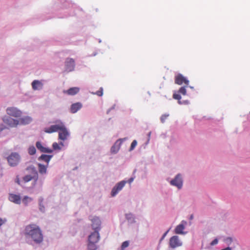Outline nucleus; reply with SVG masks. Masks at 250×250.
I'll return each instance as SVG.
<instances>
[{"instance_id": "1", "label": "nucleus", "mask_w": 250, "mask_h": 250, "mask_svg": "<svg viewBox=\"0 0 250 250\" xmlns=\"http://www.w3.org/2000/svg\"><path fill=\"white\" fill-rule=\"evenodd\" d=\"M24 234L27 238L31 239L36 243H40L43 240V234L41 228L35 224L27 225Z\"/></svg>"}, {"instance_id": "2", "label": "nucleus", "mask_w": 250, "mask_h": 250, "mask_svg": "<svg viewBox=\"0 0 250 250\" xmlns=\"http://www.w3.org/2000/svg\"><path fill=\"white\" fill-rule=\"evenodd\" d=\"M100 234L97 231L91 233L88 237V250H96L97 248L96 243L100 240Z\"/></svg>"}, {"instance_id": "3", "label": "nucleus", "mask_w": 250, "mask_h": 250, "mask_svg": "<svg viewBox=\"0 0 250 250\" xmlns=\"http://www.w3.org/2000/svg\"><path fill=\"white\" fill-rule=\"evenodd\" d=\"M27 170H29L31 172V175H26L24 176L22 179L25 183L28 182L32 180L36 183L38 180V174L35 167L34 166H30L26 168Z\"/></svg>"}, {"instance_id": "4", "label": "nucleus", "mask_w": 250, "mask_h": 250, "mask_svg": "<svg viewBox=\"0 0 250 250\" xmlns=\"http://www.w3.org/2000/svg\"><path fill=\"white\" fill-rule=\"evenodd\" d=\"M64 124L61 121L56 122L55 125H51L49 127L45 128L44 131L47 133H52L53 132L59 131L61 129H62Z\"/></svg>"}, {"instance_id": "5", "label": "nucleus", "mask_w": 250, "mask_h": 250, "mask_svg": "<svg viewBox=\"0 0 250 250\" xmlns=\"http://www.w3.org/2000/svg\"><path fill=\"white\" fill-rule=\"evenodd\" d=\"M20 159V155L16 152H13L7 158L9 164L11 167H15L19 163Z\"/></svg>"}, {"instance_id": "6", "label": "nucleus", "mask_w": 250, "mask_h": 250, "mask_svg": "<svg viewBox=\"0 0 250 250\" xmlns=\"http://www.w3.org/2000/svg\"><path fill=\"white\" fill-rule=\"evenodd\" d=\"M3 122L10 127H16L19 124V121L11 117L4 116L2 118Z\"/></svg>"}, {"instance_id": "7", "label": "nucleus", "mask_w": 250, "mask_h": 250, "mask_svg": "<svg viewBox=\"0 0 250 250\" xmlns=\"http://www.w3.org/2000/svg\"><path fill=\"white\" fill-rule=\"evenodd\" d=\"M6 113L8 115L14 117H20L21 115V111L14 107L7 108Z\"/></svg>"}, {"instance_id": "8", "label": "nucleus", "mask_w": 250, "mask_h": 250, "mask_svg": "<svg viewBox=\"0 0 250 250\" xmlns=\"http://www.w3.org/2000/svg\"><path fill=\"white\" fill-rule=\"evenodd\" d=\"M126 183V181H122L118 183L112 189L111 191V196H115L119 191H120L125 186V184Z\"/></svg>"}, {"instance_id": "9", "label": "nucleus", "mask_w": 250, "mask_h": 250, "mask_svg": "<svg viewBox=\"0 0 250 250\" xmlns=\"http://www.w3.org/2000/svg\"><path fill=\"white\" fill-rule=\"evenodd\" d=\"M92 222V227L95 231L99 232L101 229V221L100 219L97 217H93L92 218L90 219Z\"/></svg>"}, {"instance_id": "10", "label": "nucleus", "mask_w": 250, "mask_h": 250, "mask_svg": "<svg viewBox=\"0 0 250 250\" xmlns=\"http://www.w3.org/2000/svg\"><path fill=\"white\" fill-rule=\"evenodd\" d=\"M170 184L172 186L177 187L179 189H180L183 186V181L181 176L178 174L175 178L170 181Z\"/></svg>"}, {"instance_id": "11", "label": "nucleus", "mask_w": 250, "mask_h": 250, "mask_svg": "<svg viewBox=\"0 0 250 250\" xmlns=\"http://www.w3.org/2000/svg\"><path fill=\"white\" fill-rule=\"evenodd\" d=\"M181 245L182 243L179 240L178 236H173L170 238L169 246L171 248H175Z\"/></svg>"}, {"instance_id": "12", "label": "nucleus", "mask_w": 250, "mask_h": 250, "mask_svg": "<svg viewBox=\"0 0 250 250\" xmlns=\"http://www.w3.org/2000/svg\"><path fill=\"white\" fill-rule=\"evenodd\" d=\"M175 83L178 85H182L183 83L188 85L189 81L182 74H178L175 77Z\"/></svg>"}, {"instance_id": "13", "label": "nucleus", "mask_w": 250, "mask_h": 250, "mask_svg": "<svg viewBox=\"0 0 250 250\" xmlns=\"http://www.w3.org/2000/svg\"><path fill=\"white\" fill-rule=\"evenodd\" d=\"M62 128L59 131V139L64 141L67 139L69 134L64 125H63Z\"/></svg>"}, {"instance_id": "14", "label": "nucleus", "mask_w": 250, "mask_h": 250, "mask_svg": "<svg viewBox=\"0 0 250 250\" xmlns=\"http://www.w3.org/2000/svg\"><path fill=\"white\" fill-rule=\"evenodd\" d=\"M65 63V69L67 71L70 72L74 69L75 62L73 59H67Z\"/></svg>"}, {"instance_id": "15", "label": "nucleus", "mask_w": 250, "mask_h": 250, "mask_svg": "<svg viewBox=\"0 0 250 250\" xmlns=\"http://www.w3.org/2000/svg\"><path fill=\"white\" fill-rule=\"evenodd\" d=\"M8 199L10 201L16 204H20L21 203V198L19 195L10 193Z\"/></svg>"}, {"instance_id": "16", "label": "nucleus", "mask_w": 250, "mask_h": 250, "mask_svg": "<svg viewBox=\"0 0 250 250\" xmlns=\"http://www.w3.org/2000/svg\"><path fill=\"white\" fill-rule=\"evenodd\" d=\"M187 224V222L182 221L181 224L178 225L175 229V232L176 234H184L183 230L185 229V225Z\"/></svg>"}, {"instance_id": "17", "label": "nucleus", "mask_w": 250, "mask_h": 250, "mask_svg": "<svg viewBox=\"0 0 250 250\" xmlns=\"http://www.w3.org/2000/svg\"><path fill=\"white\" fill-rule=\"evenodd\" d=\"M80 91V88L77 87H74L69 88L67 90H64L63 93L69 95H74L77 94Z\"/></svg>"}, {"instance_id": "18", "label": "nucleus", "mask_w": 250, "mask_h": 250, "mask_svg": "<svg viewBox=\"0 0 250 250\" xmlns=\"http://www.w3.org/2000/svg\"><path fill=\"white\" fill-rule=\"evenodd\" d=\"M42 83L38 80H34L32 83V88L35 90L42 89Z\"/></svg>"}, {"instance_id": "19", "label": "nucleus", "mask_w": 250, "mask_h": 250, "mask_svg": "<svg viewBox=\"0 0 250 250\" xmlns=\"http://www.w3.org/2000/svg\"><path fill=\"white\" fill-rule=\"evenodd\" d=\"M82 107V104L80 103H76L72 104L71 106V112L73 113L77 112Z\"/></svg>"}, {"instance_id": "20", "label": "nucleus", "mask_w": 250, "mask_h": 250, "mask_svg": "<svg viewBox=\"0 0 250 250\" xmlns=\"http://www.w3.org/2000/svg\"><path fill=\"white\" fill-rule=\"evenodd\" d=\"M119 141H116L114 145L111 148V152L112 153H116L120 148L121 142H119Z\"/></svg>"}, {"instance_id": "21", "label": "nucleus", "mask_w": 250, "mask_h": 250, "mask_svg": "<svg viewBox=\"0 0 250 250\" xmlns=\"http://www.w3.org/2000/svg\"><path fill=\"white\" fill-rule=\"evenodd\" d=\"M38 166L39 173L41 174H46L48 165H47V166H44L41 164H38Z\"/></svg>"}, {"instance_id": "22", "label": "nucleus", "mask_w": 250, "mask_h": 250, "mask_svg": "<svg viewBox=\"0 0 250 250\" xmlns=\"http://www.w3.org/2000/svg\"><path fill=\"white\" fill-rule=\"evenodd\" d=\"M18 121H19V124L26 125L30 123L32 121V119L30 117L26 116L20 118Z\"/></svg>"}, {"instance_id": "23", "label": "nucleus", "mask_w": 250, "mask_h": 250, "mask_svg": "<svg viewBox=\"0 0 250 250\" xmlns=\"http://www.w3.org/2000/svg\"><path fill=\"white\" fill-rule=\"evenodd\" d=\"M52 155H48L46 154H42L38 159L39 160H41L46 162L47 164L49 163L51 158Z\"/></svg>"}, {"instance_id": "24", "label": "nucleus", "mask_w": 250, "mask_h": 250, "mask_svg": "<svg viewBox=\"0 0 250 250\" xmlns=\"http://www.w3.org/2000/svg\"><path fill=\"white\" fill-rule=\"evenodd\" d=\"M32 198L27 196H25L22 200V203L25 206H27L28 204L32 201Z\"/></svg>"}, {"instance_id": "25", "label": "nucleus", "mask_w": 250, "mask_h": 250, "mask_svg": "<svg viewBox=\"0 0 250 250\" xmlns=\"http://www.w3.org/2000/svg\"><path fill=\"white\" fill-rule=\"evenodd\" d=\"M39 201L40 209L41 211H43L44 210V207L43 205V199L42 197H41L39 199Z\"/></svg>"}, {"instance_id": "26", "label": "nucleus", "mask_w": 250, "mask_h": 250, "mask_svg": "<svg viewBox=\"0 0 250 250\" xmlns=\"http://www.w3.org/2000/svg\"><path fill=\"white\" fill-rule=\"evenodd\" d=\"M173 98L174 99L178 100V103L180 104H182L181 101L180 100L181 99V96L180 95V93H174L173 95Z\"/></svg>"}, {"instance_id": "27", "label": "nucleus", "mask_w": 250, "mask_h": 250, "mask_svg": "<svg viewBox=\"0 0 250 250\" xmlns=\"http://www.w3.org/2000/svg\"><path fill=\"white\" fill-rule=\"evenodd\" d=\"M36 150L34 146H30L28 148V153L30 155H34L36 153Z\"/></svg>"}, {"instance_id": "28", "label": "nucleus", "mask_w": 250, "mask_h": 250, "mask_svg": "<svg viewBox=\"0 0 250 250\" xmlns=\"http://www.w3.org/2000/svg\"><path fill=\"white\" fill-rule=\"evenodd\" d=\"M36 146L37 147V148L40 150L41 152H42V150H43L45 148L44 147H43L42 146V144H41V142H37L36 144Z\"/></svg>"}, {"instance_id": "29", "label": "nucleus", "mask_w": 250, "mask_h": 250, "mask_svg": "<svg viewBox=\"0 0 250 250\" xmlns=\"http://www.w3.org/2000/svg\"><path fill=\"white\" fill-rule=\"evenodd\" d=\"M178 92L183 95H186L187 93V90L185 87H181L178 90Z\"/></svg>"}, {"instance_id": "30", "label": "nucleus", "mask_w": 250, "mask_h": 250, "mask_svg": "<svg viewBox=\"0 0 250 250\" xmlns=\"http://www.w3.org/2000/svg\"><path fill=\"white\" fill-rule=\"evenodd\" d=\"M169 114H165L164 115H162L161 117V121L162 123H164L165 121L167 119V118L168 117Z\"/></svg>"}, {"instance_id": "31", "label": "nucleus", "mask_w": 250, "mask_h": 250, "mask_svg": "<svg viewBox=\"0 0 250 250\" xmlns=\"http://www.w3.org/2000/svg\"><path fill=\"white\" fill-rule=\"evenodd\" d=\"M129 245V242L127 241H125L123 243L121 246V250H124L126 248H127Z\"/></svg>"}, {"instance_id": "32", "label": "nucleus", "mask_w": 250, "mask_h": 250, "mask_svg": "<svg viewBox=\"0 0 250 250\" xmlns=\"http://www.w3.org/2000/svg\"><path fill=\"white\" fill-rule=\"evenodd\" d=\"M137 144V141L135 140H133L131 144V146H130L129 150L131 151V150H133L134 149V148L135 147V146H136Z\"/></svg>"}, {"instance_id": "33", "label": "nucleus", "mask_w": 250, "mask_h": 250, "mask_svg": "<svg viewBox=\"0 0 250 250\" xmlns=\"http://www.w3.org/2000/svg\"><path fill=\"white\" fill-rule=\"evenodd\" d=\"M52 146L54 150H60L61 149V147L59 146V145L57 143H54L52 145Z\"/></svg>"}, {"instance_id": "34", "label": "nucleus", "mask_w": 250, "mask_h": 250, "mask_svg": "<svg viewBox=\"0 0 250 250\" xmlns=\"http://www.w3.org/2000/svg\"><path fill=\"white\" fill-rule=\"evenodd\" d=\"M232 238L231 237H227L224 240L225 242L228 245H230L232 243Z\"/></svg>"}, {"instance_id": "35", "label": "nucleus", "mask_w": 250, "mask_h": 250, "mask_svg": "<svg viewBox=\"0 0 250 250\" xmlns=\"http://www.w3.org/2000/svg\"><path fill=\"white\" fill-rule=\"evenodd\" d=\"M95 94L99 96H102L103 94V89L102 87H101L100 90L97 91Z\"/></svg>"}, {"instance_id": "36", "label": "nucleus", "mask_w": 250, "mask_h": 250, "mask_svg": "<svg viewBox=\"0 0 250 250\" xmlns=\"http://www.w3.org/2000/svg\"><path fill=\"white\" fill-rule=\"evenodd\" d=\"M42 152L45 153H51L52 152V150L51 149L45 147L44 149L42 150Z\"/></svg>"}, {"instance_id": "37", "label": "nucleus", "mask_w": 250, "mask_h": 250, "mask_svg": "<svg viewBox=\"0 0 250 250\" xmlns=\"http://www.w3.org/2000/svg\"><path fill=\"white\" fill-rule=\"evenodd\" d=\"M6 128V127L3 124H0V132L2 131L4 129H5Z\"/></svg>"}, {"instance_id": "38", "label": "nucleus", "mask_w": 250, "mask_h": 250, "mask_svg": "<svg viewBox=\"0 0 250 250\" xmlns=\"http://www.w3.org/2000/svg\"><path fill=\"white\" fill-rule=\"evenodd\" d=\"M218 240L217 239H215L214 240H213L210 243V245H212V246H213V245H216L217 243H218Z\"/></svg>"}, {"instance_id": "39", "label": "nucleus", "mask_w": 250, "mask_h": 250, "mask_svg": "<svg viewBox=\"0 0 250 250\" xmlns=\"http://www.w3.org/2000/svg\"><path fill=\"white\" fill-rule=\"evenodd\" d=\"M168 230L162 236V238H161L160 239V242H161L164 238L165 237H166V236L167 235V232H168Z\"/></svg>"}, {"instance_id": "40", "label": "nucleus", "mask_w": 250, "mask_h": 250, "mask_svg": "<svg viewBox=\"0 0 250 250\" xmlns=\"http://www.w3.org/2000/svg\"><path fill=\"white\" fill-rule=\"evenodd\" d=\"M133 180H134V178H132H132H130L128 180V182L129 183H132V182H133Z\"/></svg>"}, {"instance_id": "41", "label": "nucleus", "mask_w": 250, "mask_h": 250, "mask_svg": "<svg viewBox=\"0 0 250 250\" xmlns=\"http://www.w3.org/2000/svg\"><path fill=\"white\" fill-rule=\"evenodd\" d=\"M16 182L17 183H18L19 185H20V181L19 178L17 177L16 178Z\"/></svg>"}, {"instance_id": "42", "label": "nucleus", "mask_w": 250, "mask_h": 250, "mask_svg": "<svg viewBox=\"0 0 250 250\" xmlns=\"http://www.w3.org/2000/svg\"><path fill=\"white\" fill-rule=\"evenodd\" d=\"M221 250H231V248H230V247H227V248L223 249Z\"/></svg>"}, {"instance_id": "43", "label": "nucleus", "mask_w": 250, "mask_h": 250, "mask_svg": "<svg viewBox=\"0 0 250 250\" xmlns=\"http://www.w3.org/2000/svg\"><path fill=\"white\" fill-rule=\"evenodd\" d=\"M131 214H126V218L128 219V216H131Z\"/></svg>"}, {"instance_id": "44", "label": "nucleus", "mask_w": 250, "mask_h": 250, "mask_svg": "<svg viewBox=\"0 0 250 250\" xmlns=\"http://www.w3.org/2000/svg\"><path fill=\"white\" fill-rule=\"evenodd\" d=\"M60 145H61V146H63V143H60Z\"/></svg>"}]
</instances>
